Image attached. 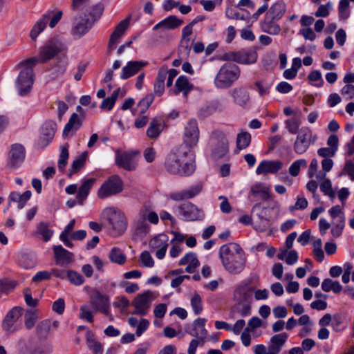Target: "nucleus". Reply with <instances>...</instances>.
<instances>
[{
    "label": "nucleus",
    "mask_w": 354,
    "mask_h": 354,
    "mask_svg": "<svg viewBox=\"0 0 354 354\" xmlns=\"http://www.w3.org/2000/svg\"><path fill=\"white\" fill-rule=\"evenodd\" d=\"M187 147L180 145L167 154L165 168L169 174L189 176L196 170L194 158Z\"/></svg>",
    "instance_id": "f257e3e1"
},
{
    "label": "nucleus",
    "mask_w": 354,
    "mask_h": 354,
    "mask_svg": "<svg viewBox=\"0 0 354 354\" xmlns=\"http://www.w3.org/2000/svg\"><path fill=\"white\" fill-rule=\"evenodd\" d=\"M219 257L225 269L231 274H239L245 267V253L236 243L222 245L219 249Z\"/></svg>",
    "instance_id": "f03ea898"
},
{
    "label": "nucleus",
    "mask_w": 354,
    "mask_h": 354,
    "mask_svg": "<svg viewBox=\"0 0 354 354\" xmlns=\"http://www.w3.org/2000/svg\"><path fill=\"white\" fill-rule=\"evenodd\" d=\"M104 11V6L102 3H97L86 10L84 17H75L73 19L71 34L75 38H81L86 35L93 27V24L98 21Z\"/></svg>",
    "instance_id": "7ed1b4c3"
},
{
    "label": "nucleus",
    "mask_w": 354,
    "mask_h": 354,
    "mask_svg": "<svg viewBox=\"0 0 354 354\" xmlns=\"http://www.w3.org/2000/svg\"><path fill=\"white\" fill-rule=\"evenodd\" d=\"M66 51L67 47L64 43L57 37H52L39 48L38 57L25 59L22 64L32 66H36L37 63L45 64L61 54H65Z\"/></svg>",
    "instance_id": "20e7f679"
},
{
    "label": "nucleus",
    "mask_w": 354,
    "mask_h": 354,
    "mask_svg": "<svg viewBox=\"0 0 354 354\" xmlns=\"http://www.w3.org/2000/svg\"><path fill=\"white\" fill-rule=\"evenodd\" d=\"M253 288L241 286L234 292L236 303L232 307L230 316L234 319L239 317H248L252 313V294Z\"/></svg>",
    "instance_id": "39448f33"
},
{
    "label": "nucleus",
    "mask_w": 354,
    "mask_h": 354,
    "mask_svg": "<svg viewBox=\"0 0 354 354\" xmlns=\"http://www.w3.org/2000/svg\"><path fill=\"white\" fill-rule=\"evenodd\" d=\"M240 75V68L234 63L227 62L220 68L214 83L217 88H228L239 80Z\"/></svg>",
    "instance_id": "423d86ee"
},
{
    "label": "nucleus",
    "mask_w": 354,
    "mask_h": 354,
    "mask_svg": "<svg viewBox=\"0 0 354 354\" xmlns=\"http://www.w3.org/2000/svg\"><path fill=\"white\" fill-rule=\"evenodd\" d=\"M23 61L19 64V67H25L22 70L17 80V87L19 91V94L21 96L27 95L31 91L33 82H34V70L35 66L31 64H24Z\"/></svg>",
    "instance_id": "0eeeda50"
},
{
    "label": "nucleus",
    "mask_w": 354,
    "mask_h": 354,
    "mask_svg": "<svg viewBox=\"0 0 354 354\" xmlns=\"http://www.w3.org/2000/svg\"><path fill=\"white\" fill-rule=\"evenodd\" d=\"M102 215L111 228L118 234L124 233L127 230V218L122 212L115 207H106L103 210Z\"/></svg>",
    "instance_id": "6e6552de"
},
{
    "label": "nucleus",
    "mask_w": 354,
    "mask_h": 354,
    "mask_svg": "<svg viewBox=\"0 0 354 354\" xmlns=\"http://www.w3.org/2000/svg\"><path fill=\"white\" fill-rule=\"evenodd\" d=\"M62 12L57 11L53 13V11L48 10L36 22L32 27L30 36L32 40H36L37 36L46 28L48 22L49 21V26L53 28L60 21L62 17Z\"/></svg>",
    "instance_id": "1a4fd4ad"
},
{
    "label": "nucleus",
    "mask_w": 354,
    "mask_h": 354,
    "mask_svg": "<svg viewBox=\"0 0 354 354\" xmlns=\"http://www.w3.org/2000/svg\"><path fill=\"white\" fill-rule=\"evenodd\" d=\"M123 190V182L118 175H113L105 180L97 191V196L104 199L116 195Z\"/></svg>",
    "instance_id": "9d476101"
},
{
    "label": "nucleus",
    "mask_w": 354,
    "mask_h": 354,
    "mask_svg": "<svg viewBox=\"0 0 354 354\" xmlns=\"http://www.w3.org/2000/svg\"><path fill=\"white\" fill-rule=\"evenodd\" d=\"M257 58V53L252 48H243L236 52L226 53L223 55V60L247 65L254 64Z\"/></svg>",
    "instance_id": "9b49d317"
},
{
    "label": "nucleus",
    "mask_w": 354,
    "mask_h": 354,
    "mask_svg": "<svg viewBox=\"0 0 354 354\" xmlns=\"http://www.w3.org/2000/svg\"><path fill=\"white\" fill-rule=\"evenodd\" d=\"M178 215L185 221H201L205 217L203 209L196 205L187 202L178 206Z\"/></svg>",
    "instance_id": "f8f14e48"
},
{
    "label": "nucleus",
    "mask_w": 354,
    "mask_h": 354,
    "mask_svg": "<svg viewBox=\"0 0 354 354\" xmlns=\"http://www.w3.org/2000/svg\"><path fill=\"white\" fill-rule=\"evenodd\" d=\"M57 131V124L53 120H46L40 129L39 138L37 142L39 149H44L53 140Z\"/></svg>",
    "instance_id": "ddd939ff"
},
{
    "label": "nucleus",
    "mask_w": 354,
    "mask_h": 354,
    "mask_svg": "<svg viewBox=\"0 0 354 354\" xmlns=\"http://www.w3.org/2000/svg\"><path fill=\"white\" fill-rule=\"evenodd\" d=\"M90 307L95 312H100L106 315L109 313L110 300L109 296L96 290L90 296Z\"/></svg>",
    "instance_id": "4468645a"
},
{
    "label": "nucleus",
    "mask_w": 354,
    "mask_h": 354,
    "mask_svg": "<svg viewBox=\"0 0 354 354\" xmlns=\"http://www.w3.org/2000/svg\"><path fill=\"white\" fill-rule=\"evenodd\" d=\"M152 298L153 292L150 290L138 295L133 301V306L135 308L133 313L142 316L146 315L151 308Z\"/></svg>",
    "instance_id": "2eb2a0df"
},
{
    "label": "nucleus",
    "mask_w": 354,
    "mask_h": 354,
    "mask_svg": "<svg viewBox=\"0 0 354 354\" xmlns=\"http://www.w3.org/2000/svg\"><path fill=\"white\" fill-rule=\"evenodd\" d=\"M199 139V129L198 127L197 121L195 119H192L187 123L183 135L184 146L190 149L192 147L196 145Z\"/></svg>",
    "instance_id": "dca6fc26"
},
{
    "label": "nucleus",
    "mask_w": 354,
    "mask_h": 354,
    "mask_svg": "<svg viewBox=\"0 0 354 354\" xmlns=\"http://www.w3.org/2000/svg\"><path fill=\"white\" fill-rule=\"evenodd\" d=\"M316 136L312 140V131L310 129L301 130L297 135L293 145L294 151L297 154L304 153L309 148L311 143H314Z\"/></svg>",
    "instance_id": "f3484780"
},
{
    "label": "nucleus",
    "mask_w": 354,
    "mask_h": 354,
    "mask_svg": "<svg viewBox=\"0 0 354 354\" xmlns=\"http://www.w3.org/2000/svg\"><path fill=\"white\" fill-rule=\"evenodd\" d=\"M23 309L19 306L13 307L6 314L2 322V328L6 332H14L18 330L17 322L22 315Z\"/></svg>",
    "instance_id": "a211bd4d"
},
{
    "label": "nucleus",
    "mask_w": 354,
    "mask_h": 354,
    "mask_svg": "<svg viewBox=\"0 0 354 354\" xmlns=\"http://www.w3.org/2000/svg\"><path fill=\"white\" fill-rule=\"evenodd\" d=\"M212 140L215 143V147L213 149V154L216 158H222L228 151V141L225 135L219 131L212 133Z\"/></svg>",
    "instance_id": "6ab92c4d"
},
{
    "label": "nucleus",
    "mask_w": 354,
    "mask_h": 354,
    "mask_svg": "<svg viewBox=\"0 0 354 354\" xmlns=\"http://www.w3.org/2000/svg\"><path fill=\"white\" fill-rule=\"evenodd\" d=\"M233 102L242 108H246L250 102V95L248 88L243 86L234 88L229 91Z\"/></svg>",
    "instance_id": "aec40b11"
},
{
    "label": "nucleus",
    "mask_w": 354,
    "mask_h": 354,
    "mask_svg": "<svg viewBox=\"0 0 354 354\" xmlns=\"http://www.w3.org/2000/svg\"><path fill=\"white\" fill-rule=\"evenodd\" d=\"M136 152H124L117 153L115 156V164L120 168L127 171H134L137 167L136 160Z\"/></svg>",
    "instance_id": "412c9836"
},
{
    "label": "nucleus",
    "mask_w": 354,
    "mask_h": 354,
    "mask_svg": "<svg viewBox=\"0 0 354 354\" xmlns=\"http://www.w3.org/2000/svg\"><path fill=\"white\" fill-rule=\"evenodd\" d=\"M26 156V150L21 144H13L9 152L8 166L16 169L19 167L24 161Z\"/></svg>",
    "instance_id": "4be33fe9"
},
{
    "label": "nucleus",
    "mask_w": 354,
    "mask_h": 354,
    "mask_svg": "<svg viewBox=\"0 0 354 354\" xmlns=\"http://www.w3.org/2000/svg\"><path fill=\"white\" fill-rule=\"evenodd\" d=\"M147 65L148 62L145 61H129L122 68L120 78L127 80L138 73L142 68Z\"/></svg>",
    "instance_id": "5701e85b"
},
{
    "label": "nucleus",
    "mask_w": 354,
    "mask_h": 354,
    "mask_svg": "<svg viewBox=\"0 0 354 354\" xmlns=\"http://www.w3.org/2000/svg\"><path fill=\"white\" fill-rule=\"evenodd\" d=\"M183 24V19H178L175 15H170L156 24L153 30H158L162 29V30L160 31V37L164 38V30H174Z\"/></svg>",
    "instance_id": "b1692460"
},
{
    "label": "nucleus",
    "mask_w": 354,
    "mask_h": 354,
    "mask_svg": "<svg viewBox=\"0 0 354 354\" xmlns=\"http://www.w3.org/2000/svg\"><path fill=\"white\" fill-rule=\"evenodd\" d=\"M53 252L57 265L66 266L73 261V254L60 245L53 246Z\"/></svg>",
    "instance_id": "393cba45"
},
{
    "label": "nucleus",
    "mask_w": 354,
    "mask_h": 354,
    "mask_svg": "<svg viewBox=\"0 0 354 354\" xmlns=\"http://www.w3.org/2000/svg\"><path fill=\"white\" fill-rule=\"evenodd\" d=\"M202 185L198 183L187 190L171 193L170 198L176 201L190 199L198 195L202 191Z\"/></svg>",
    "instance_id": "a878e982"
},
{
    "label": "nucleus",
    "mask_w": 354,
    "mask_h": 354,
    "mask_svg": "<svg viewBox=\"0 0 354 354\" xmlns=\"http://www.w3.org/2000/svg\"><path fill=\"white\" fill-rule=\"evenodd\" d=\"M283 167L280 160H262L256 169L257 174H276Z\"/></svg>",
    "instance_id": "bb28decb"
},
{
    "label": "nucleus",
    "mask_w": 354,
    "mask_h": 354,
    "mask_svg": "<svg viewBox=\"0 0 354 354\" xmlns=\"http://www.w3.org/2000/svg\"><path fill=\"white\" fill-rule=\"evenodd\" d=\"M37 263L36 255L32 252H21L17 255V263L24 269L33 268L36 266Z\"/></svg>",
    "instance_id": "cd10ccee"
},
{
    "label": "nucleus",
    "mask_w": 354,
    "mask_h": 354,
    "mask_svg": "<svg viewBox=\"0 0 354 354\" xmlns=\"http://www.w3.org/2000/svg\"><path fill=\"white\" fill-rule=\"evenodd\" d=\"M95 181V178H88L82 182L81 186L78 189L77 194L76 196L78 204L83 205L84 201L88 197L90 193V190L94 185Z\"/></svg>",
    "instance_id": "c85d7f7f"
},
{
    "label": "nucleus",
    "mask_w": 354,
    "mask_h": 354,
    "mask_svg": "<svg viewBox=\"0 0 354 354\" xmlns=\"http://www.w3.org/2000/svg\"><path fill=\"white\" fill-rule=\"evenodd\" d=\"M245 326L243 319H238L233 326L224 321H216L215 327L218 330H225L229 332H241Z\"/></svg>",
    "instance_id": "c756f323"
},
{
    "label": "nucleus",
    "mask_w": 354,
    "mask_h": 354,
    "mask_svg": "<svg viewBox=\"0 0 354 354\" xmlns=\"http://www.w3.org/2000/svg\"><path fill=\"white\" fill-rule=\"evenodd\" d=\"M84 119V113H82V117H80L76 113H73L64 127L63 136H68V133L73 129L75 131L78 130L82 126Z\"/></svg>",
    "instance_id": "7c9ffc66"
},
{
    "label": "nucleus",
    "mask_w": 354,
    "mask_h": 354,
    "mask_svg": "<svg viewBox=\"0 0 354 354\" xmlns=\"http://www.w3.org/2000/svg\"><path fill=\"white\" fill-rule=\"evenodd\" d=\"M286 10V3L283 1L280 0L275 2L270 8L266 15L279 20L283 16Z\"/></svg>",
    "instance_id": "2f4dec72"
},
{
    "label": "nucleus",
    "mask_w": 354,
    "mask_h": 354,
    "mask_svg": "<svg viewBox=\"0 0 354 354\" xmlns=\"http://www.w3.org/2000/svg\"><path fill=\"white\" fill-rule=\"evenodd\" d=\"M275 20L277 19L266 15L264 21L261 24L263 31L270 35H278L281 31V27L274 22Z\"/></svg>",
    "instance_id": "473e14b6"
},
{
    "label": "nucleus",
    "mask_w": 354,
    "mask_h": 354,
    "mask_svg": "<svg viewBox=\"0 0 354 354\" xmlns=\"http://www.w3.org/2000/svg\"><path fill=\"white\" fill-rule=\"evenodd\" d=\"M134 225L135 234L140 238L145 236L150 230L145 214H140L139 218L134 223Z\"/></svg>",
    "instance_id": "72a5a7b5"
},
{
    "label": "nucleus",
    "mask_w": 354,
    "mask_h": 354,
    "mask_svg": "<svg viewBox=\"0 0 354 354\" xmlns=\"http://www.w3.org/2000/svg\"><path fill=\"white\" fill-rule=\"evenodd\" d=\"M176 90L174 91L175 94H178L183 92L185 95H187L193 88V84H191L188 78L185 75H180L178 77L176 81Z\"/></svg>",
    "instance_id": "f704fd0d"
},
{
    "label": "nucleus",
    "mask_w": 354,
    "mask_h": 354,
    "mask_svg": "<svg viewBox=\"0 0 354 354\" xmlns=\"http://www.w3.org/2000/svg\"><path fill=\"white\" fill-rule=\"evenodd\" d=\"M67 63L61 59H58L49 69V77L54 80L61 77L66 71Z\"/></svg>",
    "instance_id": "c9c22d12"
},
{
    "label": "nucleus",
    "mask_w": 354,
    "mask_h": 354,
    "mask_svg": "<svg viewBox=\"0 0 354 354\" xmlns=\"http://www.w3.org/2000/svg\"><path fill=\"white\" fill-rule=\"evenodd\" d=\"M287 339L288 336L286 333H279L274 335L271 337L270 344L268 346V350L279 353L281 347L284 345Z\"/></svg>",
    "instance_id": "e433bc0d"
},
{
    "label": "nucleus",
    "mask_w": 354,
    "mask_h": 354,
    "mask_svg": "<svg viewBox=\"0 0 354 354\" xmlns=\"http://www.w3.org/2000/svg\"><path fill=\"white\" fill-rule=\"evenodd\" d=\"M87 156V151H84L80 156H79L73 161L70 171L68 173L69 178H71L73 174H77L85 167Z\"/></svg>",
    "instance_id": "4c0bfd02"
},
{
    "label": "nucleus",
    "mask_w": 354,
    "mask_h": 354,
    "mask_svg": "<svg viewBox=\"0 0 354 354\" xmlns=\"http://www.w3.org/2000/svg\"><path fill=\"white\" fill-rule=\"evenodd\" d=\"M86 340L87 346L93 354H102V344L97 339L94 333H87Z\"/></svg>",
    "instance_id": "58836bf2"
},
{
    "label": "nucleus",
    "mask_w": 354,
    "mask_h": 354,
    "mask_svg": "<svg viewBox=\"0 0 354 354\" xmlns=\"http://www.w3.org/2000/svg\"><path fill=\"white\" fill-rule=\"evenodd\" d=\"M221 104L218 100H213L201 108L198 112V117L205 118L214 113L220 107Z\"/></svg>",
    "instance_id": "ea45409f"
},
{
    "label": "nucleus",
    "mask_w": 354,
    "mask_h": 354,
    "mask_svg": "<svg viewBox=\"0 0 354 354\" xmlns=\"http://www.w3.org/2000/svg\"><path fill=\"white\" fill-rule=\"evenodd\" d=\"M32 193L30 190L26 191L24 194H21L19 192H11L9 196L10 201L16 202L18 203V208L22 209L26 203L30 198Z\"/></svg>",
    "instance_id": "a19ab883"
},
{
    "label": "nucleus",
    "mask_w": 354,
    "mask_h": 354,
    "mask_svg": "<svg viewBox=\"0 0 354 354\" xmlns=\"http://www.w3.org/2000/svg\"><path fill=\"white\" fill-rule=\"evenodd\" d=\"M252 141L251 134L245 131L241 130L236 136V145L239 150H243L249 147Z\"/></svg>",
    "instance_id": "79ce46f5"
},
{
    "label": "nucleus",
    "mask_w": 354,
    "mask_h": 354,
    "mask_svg": "<svg viewBox=\"0 0 354 354\" xmlns=\"http://www.w3.org/2000/svg\"><path fill=\"white\" fill-rule=\"evenodd\" d=\"M162 120L159 118H153L147 130V135L150 138H156L160 133Z\"/></svg>",
    "instance_id": "37998d69"
},
{
    "label": "nucleus",
    "mask_w": 354,
    "mask_h": 354,
    "mask_svg": "<svg viewBox=\"0 0 354 354\" xmlns=\"http://www.w3.org/2000/svg\"><path fill=\"white\" fill-rule=\"evenodd\" d=\"M195 337L190 342L187 350L188 354H196V351L198 346H203L206 341L205 333H191Z\"/></svg>",
    "instance_id": "c03bdc74"
},
{
    "label": "nucleus",
    "mask_w": 354,
    "mask_h": 354,
    "mask_svg": "<svg viewBox=\"0 0 354 354\" xmlns=\"http://www.w3.org/2000/svg\"><path fill=\"white\" fill-rule=\"evenodd\" d=\"M36 234L42 236V240L44 242L48 241L53 234V231L49 229V224L46 222H40L37 225Z\"/></svg>",
    "instance_id": "a18cd8bd"
},
{
    "label": "nucleus",
    "mask_w": 354,
    "mask_h": 354,
    "mask_svg": "<svg viewBox=\"0 0 354 354\" xmlns=\"http://www.w3.org/2000/svg\"><path fill=\"white\" fill-rule=\"evenodd\" d=\"M250 193L253 195L259 194L263 201H268L270 198L268 189L263 187L261 183H258L253 185L250 188Z\"/></svg>",
    "instance_id": "49530a36"
},
{
    "label": "nucleus",
    "mask_w": 354,
    "mask_h": 354,
    "mask_svg": "<svg viewBox=\"0 0 354 354\" xmlns=\"http://www.w3.org/2000/svg\"><path fill=\"white\" fill-rule=\"evenodd\" d=\"M110 260L119 265H123L126 262V255L118 248H113L109 253Z\"/></svg>",
    "instance_id": "de8ad7c7"
},
{
    "label": "nucleus",
    "mask_w": 354,
    "mask_h": 354,
    "mask_svg": "<svg viewBox=\"0 0 354 354\" xmlns=\"http://www.w3.org/2000/svg\"><path fill=\"white\" fill-rule=\"evenodd\" d=\"M120 91V88H118L113 92L112 95L110 97L104 98L100 105V109L111 111L115 105V101L118 97Z\"/></svg>",
    "instance_id": "09e8293b"
},
{
    "label": "nucleus",
    "mask_w": 354,
    "mask_h": 354,
    "mask_svg": "<svg viewBox=\"0 0 354 354\" xmlns=\"http://www.w3.org/2000/svg\"><path fill=\"white\" fill-rule=\"evenodd\" d=\"M59 322L57 321L51 322L49 319H45L40 322L37 325V332H48L57 329Z\"/></svg>",
    "instance_id": "8fccbe9b"
},
{
    "label": "nucleus",
    "mask_w": 354,
    "mask_h": 354,
    "mask_svg": "<svg viewBox=\"0 0 354 354\" xmlns=\"http://www.w3.org/2000/svg\"><path fill=\"white\" fill-rule=\"evenodd\" d=\"M153 100L154 95L153 93L147 94L141 99L137 104L138 109H139V113L144 114L148 110Z\"/></svg>",
    "instance_id": "3c124183"
},
{
    "label": "nucleus",
    "mask_w": 354,
    "mask_h": 354,
    "mask_svg": "<svg viewBox=\"0 0 354 354\" xmlns=\"http://www.w3.org/2000/svg\"><path fill=\"white\" fill-rule=\"evenodd\" d=\"M37 312L36 310H26L24 316V324L27 330H30L35 326L37 320Z\"/></svg>",
    "instance_id": "603ef678"
},
{
    "label": "nucleus",
    "mask_w": 354,
    "mask_h": 354,
    "mask_svg": "<svg viewBox=\"0 0 354 354\" xmlns=\"http://www.w3.org/2000/svg\"><path fill=\"white\" fill-rule=\"evenodd\" d=\"M307 166V160L306 159H299L294 161L289 167L288 171L292 176H297L299 175L301 167H306Z\"/></svg>",
    "instance_id": "864d4df0"
},
{
    "label": "nucleus",
    "mask_w": 354,
    "mask_h": 354,
    "mask_svg": "<svg viewBox=\"0 0 354 354\" xmlns=\"http://www.w3.org/2000/svg\"><path fill=\"white\" fill-rule=\"evenodd\" d=\"M61 152L58 160V168L59 170H63L67 165L69 156L68 145L61 147Z\"/></svg>",
    "instance_id": "5fc2aeb1"
},
{
    "label": "nucleus",
    "mask_w": 354,
    "mask_h": 354,
    "mask_svg": "<svg viewBox=\"0 0 354 354\" xmlns=\"http://www.w3.org/2000/svg\"><path fill=\"white\" fill-rule=\"evenodd\" d=\"M285 124L288 131L292 134H295L299 130L301 121L298 117H293L286 120Z\"/></svg>",
    "instance_id": "6e6d98bb"
},
{
    "label": "nucleus",
    "mask_w": 354,
    "mask_h": 354,
    "mask_svg": "<svg viewBox=\"0 0 354 354\" xmlns=\"http://www.w3.org/2000/svg\"><path fill=\"white\" fill-rule=\"evenodd\" d=\"M168 237L166 234H160L158 236L153 238L150 242L149 245L153 248H158L161 247L164 245H168Z\"/></svg>",
    "instance_id": "4d7b16f0"
},
{
    "label": "nucleus",
    "mask_w": 354,
    "mask_h": 354,
    "mask_svg": "<svg viewBox=\"0 0 354 354\" xmlns=\"http://www.w3.org/2000/svg\"><path fill=\"white\" fill-rule=\"evenodd\" d=\"M191 50L190 39H181L179 47H178V55L183 56L185 58L187 57Z\"/></svg>",
    "instance_id": "13d9d810"
},
{
    "label": "nucleus",
    "mask_w": 354,
    "mask_h": 354,
    "mask_svg": "<svg viewBox=\"0 0 354 354\" xmlns=\"http://www.w3.org/2000/svg\"><path fill=\"white\" fill-rule=\"evenodd\" d=\"M191 305L196 315H199L202 312V299L197 292H195L192 297L191 299Z\"/></svg>",
    "instance_id": "bf43d9fd"
},
{
    "label": "nucleus",
    "mask_w": 354,
    "mask_h": 354,
    "mask_svg": "<svg viewBox=\"0 0 354 354\" xmlns=\"http://www.w3.org/2000/svg\"><path fill=\"white\" fill-rule=\"evenodd\" d=\"M67 278L71 283L76 286L82 285L84 281L83 277L74 270H68L67 272Z\"/></svg>",
    "instance_id": "052dcab7"
},
{
    "label": "nucleus",
    "mask_w": 354,
    "mask_h": 354,
    "mask_svg": "<svg viewBox=\"0 0 354 354\" xmlns=\"http://www.w3.org/2000/svg\"><path fill=\"white\" fill-rule=\"evenodd\" d=\"M320 189L324 195L328 196L331 198L335 197V192L332 188L331 181L328 178L324 179L320 184Z\"/></svg>",
    "instance_id": "680f3d73"
},
{
    "label": "nucleus",
    "mask_w": 354,
    "mask_h": 354,
    "mask_svg": "<svg viewBox=\"0 0 354 354\" xmlns=\"http://www.w3.org/2000/svg\"><path fill=\"white\" fill-rule=\"evenodd\" d=\"M345 218L344 215L342 214L339 217V222L333 225L331 229V234L334 237H339L341 236L343 229L344 227Z\"/></svg>",
    "instance_id": "e2e57ef3"
},
{
    "label": "nucleus",
    "mask_w": 354,
    "mask_h": 354,
    "mask_svg": "<svg viewBox=\"0 0 354 354\" xmlns=\"http://www.w3.org/2000/svg\"><path fill=\"white\" fill-rule=\"evenodd\" d=\"M263 322L258 317H252L248 322L247 327L243 332H251L252 330L263 325Z\"/></svg>",
    "instance_id": "0e129e2a"
},
{
    "label": "nucleus",
    "mask_w": 354,
    "mask_h": 354,
    "mask_svg": "<svg viewBox=\"0 0 354 354\" xmlns=\"http://www.w3.org/2000/svg\"><path fill=\"white\" fill-rule=\"evenodd\" d=\"M50 348L46 340H41L40 345H37L32 354H50Z\"/></svg>",
    "instance_id": "69168bd1"
},
{
    "label": "nucleus",
    "mask_w": 354,
    "mask_h": 354,
    "mask_svg": "<svg viewBox=\"0 0 354 354\" xmlns=\"http://www.w3.org/2000/svg\"><path fill=\"white\" fill-rule=\"evenodd\" d=\"M24 294L26 304L28 306L35 308L37 306L39 301L37 299L32 298L31 290L30 288H25L24 290Z\"/></svg>",
    "instance_id": "338daca9"
},
{
    "label": "nucleus",
    "mask_w": 354,
    "mask_h": 354,
    "mask_svg": "<svg viewBox=\"0 0 354 354\" xmlns=\"http://www.w3.org/2000/svg\"><path fill=\"white\" fill-rule=\"evenodd\" d=\"M140 259L142 265L145 267L151 268L154 265L153 259L147 251L142 252L140 254Z\"/></svg>",
    "instance_id": "774afa93"
}]
</instances>
